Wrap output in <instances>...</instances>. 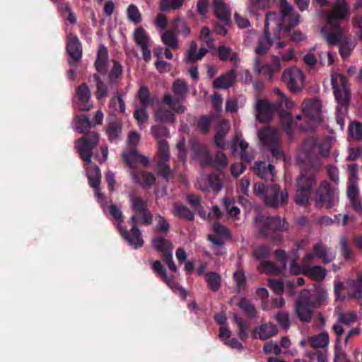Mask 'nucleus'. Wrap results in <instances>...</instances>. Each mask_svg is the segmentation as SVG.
Returning a JSON list of instances; mask_svg holds the SVG:
<instances>
[{"instance_id": "nucleus-53", "label": "nucleus", "mask_w": 362, "mask_h": 362, "mask_svg": "<svg viewBox=\"0 0 362 362\" xmlns=\"http://www.w3.org/2000/svg\"><path fill=\"white\" fill-rule=\"evenodd\" d=\"M221 129H218L215 136L216 145L222 147L223 146V139L229 129V124L226 121L221 122Z\"/></svg>"}, {"instance_id": "nucleus-42", "label": "nucleus", "mask_w": 362, "mask_h": 362, "mask_svg": "<svg viewBox=\"0 0 362 362\" xmlns=\"http://www.w3.org/2000/svg\"><path fill=\"white\" fill-rule=\"evenodd\" d=\"M154 25L159 33L166 31L168 25V19L163 13H158L154 19Z\"/></svg>"}, {"instance_id": "nucleus-43", "label": "nucleus", "mask_w": 362, "mask_h": 362, "mask_svg": "<svg viewBox=\"0 0 362 362\" xmlns=\"http://www.w3.org/2000/svg\"><path fill=\"white\" fill-rule=\"evenodd\" d=\"M132 178L136 182L140 183L141 185L146 187H151L155 181L153 175L147 173H142L141 175V177L139 175L132 173Z\"/></svg>"}, {"instance_id": "nucleus-59", "label": "nucleus", "mask_w": 362, "mask_h": 362, "mask_svg": "<svg viewBox=\"0 0 362 362\" xmlns=\"http://www.w3.org/2000/svg\"><path fill=\"white\" fill-rule=\"evenodd\" d=\"M199 39L206 44L208 49L213 47V40L209 28L204 27L201 30Z\"/></svg>"}, {"instance_id": "nucleus-4", "label": "nucleus", "mask_w": 362, "mask_h": 362, "mask_svg": "<svg viewBox=\"0 0 362 362\" xmlns=\"http://www.w3.org/2000/svg\"><path fill=\"white\" fill-rule=\"evenodd\" d=\"M173 110L175 112H182L185 107L179 102L173 100L170 94H165L162 103L158 104L154 112V117L156 122L160 123H170L174 121Z\"/></svg>"}, {"instance_id": "nucleus-27", "label": "nucleus", "mask_w": 362, "mask_h": 362, "mask_svg": "<svg viewBox=\"0 0 362 362\" xmlns=\"http://www.w3.org/2000/svg\"><path fill=\"white\" fill-rule=\"evenodd\" d=\"M276 256L278 259L281 261L284 267H286L287 264H290V272L293 274H298L301 272V269L296 266V262L298 257L296 255L288 256L283 251H277Z\"/></svg>"}, {"instance_id": "nucleus-7", "label": "nucleus", "mask_w": 362, "mask_h": 362, "mask_svg": "<svg viewBox=\"0 0 362 362\" xmlns=\"http://www.w3.org/2000/svg\"><path fill=\"white\" fill-rule=\"evenodd\" d=\"M152 216L151 214L144 210L140 213L134 214L132 217V229L130 233L127 231H122V236L128 242V243L134 248L141 247L144 242L141 237V233L139 230L136 228L137 223L143 222L146 224H149L151 221Z\"/></svg>"}, {"instance_id": "nucleus-50", "label": "nucleus", "mask_w": 362, "mask_h": 362, "mask_svg": "<svg viewBox=\"0 0 362 362\" xmlns=\"http://www.w3.org/2000/svg\"><path fill=\"white\" fill-rule=\"evenodd\" d=\"M274 93L277 96L278 106L279 107L284 106L287 109H292L295 107L294 103L289 100L279 89L274 90Z\"/></svg>"}, {"instance_id": "nucleus-47", "label": "nucleus", "mask_w": 362, "mask_h": 362, "mask_svg": "<svg viewBox=\"0 0 362 362\" xmlns=\"http://www.w3.org/2000/svg\"><path fill=\"white\" fill-rule=\"evenodd\" d=\"M173 89L175 95L177 98L184 97L188 91V87L186 83L181 80H177L173 83Z\"/></svg>"}, {"instance_id": "nucleus-8", "label": "nucleus", "mask_w": 362, "mask_h": 362, "mask_svg": "<svg viewBox=\"0 0 362 362\" xmlns=\"http://www.w3.org/2000/svg\"><path fill=\"white\" fill-rule=\"evenodd\" d=\"M332 84L339 112H346V104L349 100V91L346 85L345 77L338 72L332 74Z\"/></svg>"}, {"instance_id": "nucleus-40", "label": "nucleus", "mask_w": 362, "mask_h": 362, "mask_svg": "<svg viewBox=\"0 0 362 362\" xmlns=\"http://www.w3.org/2000/svg\"><path fill=\"white\" fill-rule=\"evenodd\" d=\"M314 251L315 255L321 258L325 263L329 262L334 257V253L320 244L315 246Z\"/></svg>"}, {"instance_id": "nucleus-32", "label": "nucleus", "mask_w": 362, "mask_h": 362, "mask_svg": "<svg viewBox=\"0 0 362 362\" xmlns=\"http://www.w3.org/2000/svg\"><path fill=\"white\" fill-rule=\"evenodd\" d=\"M107 62V52L105 47H100L98 51V57L95 62V66L99 72L106 71V64Z\"/></svg>"}, {"instance_id": "nucleus-29", "label": "nucleus", "mask_w": 362, "mask_h": 362, "mask_svg": "<svg viewBox=\"0 0 362 362\" xmlns=\"http://www.w3.org/2000/svg\"><path fill=\"white\" fill-rule=\"evenodd\" d=\"M259 138L264 144H274L279 137V134L273 129L265 128L258 134Z\"/></svg>"}, {"instance_id": "nucleus-49", "label": "nucleus", "mask_w": 362, "mask_h": 362, "mask_svg": "<svg viewBox=\"0 0 362 362\" xmlns=\"http://www.w3.org/2000/svg\"><path fill=\"white\" fill-rule=\"evenodd\" d=\"M269 4V0H251L247 4V10L250 13H255L256 11L255 7L263 9L267 8Z\"/></svg>"}, {"instance_id": "nucleus-39", "label": "nucleus", "mask_w": 362, "mask_h": 362, "mask_svg": "<svg viewBox=\"0 0 362 362\" xmlns=\"http://www.w3.org/2000/svg\"><path fill=\"white\" fill-rule=\"evenodd\" d=\"M124 158L129 165H134L138 163L145 164L147 162L146 158L139 154L136 151H133L129 154L124 153Z\"/></svg>"}, {"instance_id": "nucleus-13", "label": "nucleus", "mask_w": 362, "mask_h": 362, "mask_svg": "<svg viewBox=\"0 0 362 362\" xmlns=\"http://www.w3.org/2000/svg\"><path fill=\"white\" fill-rule=\"evenodd\" d=\"M255 224L261 233L267 230H284L288 228L285 221L278 217L264 218L259 216L255 218Z\"/></svg>"}, {"instance_id": "nucleus-24", "label": "nucleus", "mask_w": 362, "mask_h": 362, "mask_svg": "<svg viewBox=\"0 0 362 362\" xmlns=\"http://www.w3.org/2000/svg\"><path fill=\"white\" fill-rule=\"evenodd\" d=\"M208 49L201 47L197 50V44L192 42L185 54V60L188 63L194 62L202 59L206 54Z\"/></svg>"}, {"instance_id": "nucleus-2", "label": "nucleus", "mask_w": 362, "mask_h": 362, "mask_svg": "<svg viewBox=\"0 0 362 362\" xmlns=\"http://www.w3.org/2000/svg\"><path fill=\"white\" fill-rule=\"evenodd\" d=\"M98 142V136L95 132H91L87 137L78 139L76 143V148L81 158L85 162L87 176L92 187L95 189V196L99 200H102L103 195L99 192V186L101 180L100 170L97 165L91 163L92 148Z\"/></svg>"}, {"instance_id": "nucleus-17", "label": "nucleus", "mask_w": 362, "mask_h": 362, "mask_svg": "<svg viewBox=\"0 0 362 362\" xmlns=\"http://www.w3.org/2000/svg\"><path fill=\"white\" fill-rule=\"evenodd\" d=\"M276 107L271 105L266 100H259L255 105V115L257 120L260 122H269L273 115L274 110Z\"/></svg>"}, {"instance_id": "nucleus-56", "label": "nucleus", "mask_w": 362, "mask_h": 362, "mask_svg": "<svg viewBox=\"0 0 362 362\" xmlns=\"http://www.w3.org/2000/svg\"><path fill=\"white\" fill-rule=\"evenodd\" d=\"M347 194H348V197H349V199L351 200V202L353 204L354 207L356 210H361V204H356L355 202V199L358 194V187L355 184L351 183L349 185L348 190H347Z\"/></svg>"}, {"instance_id": "nucleus-19", "label": "nucleus", "mask_w": 362, "mask_h": 362, "mask_svg": "<svg viewBox=\"0 0 362 362\" xmlns=\"http://www.w3.org/2000/svg\"><path fill=\"white\" fill-rule=\"evenodd\" d=\"M214 12L221 21L228 23L230 21V11L223 0H214Z\"/></svg>"}, {"instance_id": "nucleus-31", "label": "nucleus", "mask_w": 362, "mask_h": 362, "mask_svg": "<svg viewBox=\"0 0 362 362\" xmlns=\"http://www.w3.org/2000/svg\"><path fill=\"white\" fill-rule=\"evenodd\" d=\"M185 0H160L159 10L160 11H170L180 9Z\"/></svg>"}, {"instance_id": "nucleus-44", "label": "nucleus", "mask_w": 362, "mask_h": 362, "mask_svg": "<svg viewBox=\"0 0 362 362\" xmlns=\"http://www.w3.org/2000/svg\"><path fill=\"white\" fill-rule=\"evenodd\" d=\"M206 281L207 282L209 288L212 291H217L221 285V276L218 274L207 273L205 274Z\"/></svg>"}, {"instance_id": "nucleus-34", "label": "nucleus", "mask_w": 362, "mask_h": 362, "mask_svg": "<svg viewBox=\"0 0 362 362\" xmlns=\"http://www.w3.org/2000/svg\"><path fill=\"white\" fill-rule=\"evenodd\" d=\"M302 272L316 281H321L325 276V270L319 267H304Z\"/></svg>"}, {"instance_id": "nucleus-20", "label": "nucleus", "mask_w": 362, "mask_h": 362, "mask_svg": "<svg viewBox=\"0 0 362 362\" xmlns=\"http://www.w3.org/2000/svg\"><path fill=\"white\" fill-rule=\"evenodd\" d=\"M313 306L307 300H300L296 305V312L299 319L303 322L311 320Z\"/></svg>"}, {"instance_id": "nucleus-10", "label": "nucleus", "mask_w": 362, "mask_h": 362, "mask_svg": "<svg viewBox=\"0 0 362 362\" xmlns=\"http://www.w3.org/2000/svg\"><path fill=\"white\" fill-rule=\"evenodd\" d=\"M281 78L291 91L300 90L304 86V75L298 68L292 67L286 69L283 72Z\"/></svg>"}, {"instance_id": "nucleus-37", "label": "nucleus", "mask_w": 362, "mask_h": 362, "mask_svg": "<svg viewBox=\"0 0 362 362\" xmlns=\"http://www.w3.org/2000/svg\"><path fill=\"white\" fill-rule=\"evenodd\" d=\"M134 40L139 46H144L150 44V37L146 30L142 28H136L133 33Z\"/></svg>"}, {"instance_id": "nucleus-46", "label": "nucleus", "mask_w": 362, "mask_h": 362, "mask_svg": "<svg viewBox=\"0 0 362 362\" xmlns=\"http://www.w3.org/2000/svg\"><path fill=\"white\" fill-rule=\"evenodd\" d=\"M202 182H207L209 186L206 188H202V190L211 189L215 192H218L222 187V183L217 176H211L206 179H203Z\"/></svg>"}, {"instance_id": "nucleus-9", "label": "nucleus", "mask_w": 362, "mask_h": 362, "mask_svg": "<svg viewBox=\"0 0 362 362\" xmlns=\"http://www.w3.org/2000/svg\"><path fill=\"white\" fill-rule=\"evenodd\" d=\"M338 202V192L331 189L327 182H323L317 191L316 204L326 209H332Z\"/></svg>"}, {"instance_id": "nucleus-48", "label": "nucleus", "mask_w": 362, "mask_h": 362, "mask_svg": "<svg viewBox=\"0 0 362 362\" xmlns=\"http://www.w3.org/2000/svg\"><path fill=\"white\" fill-rule=\"evenodd\" d=\"M173 214L176 216L182 217L187 220H192L193 214L185 206L175 204L173 209Z\"/></svg>"}, {"instance_id": "nucleus-61", "label": "nucleus", "mask_w": 362, "mask_h": 362, "mask_svg": "<svg viewBox=\"0 0 362 362\" xmlns=\"http://www.w3.org/2000/svg\"><path fill=\"white\" fill-rule=\"evenodd\" d=\"M349 134L356 139L362 138V126L358 122H353L349 127Z\"/></svg>"}, {"instance_id": "nucleus-28", "label": "nucleus", "mask_w": 362, "mask_h": 362, "mask_svg": "<svg viewBox=\"0 0 362 362\" xmlns=\"http://www.w3.org/2000/svg\"><path fill=\"white\" fill-rule=\"evenodd\" d=\"M345 30L341 33V39L335 44L339 43L340 45L339 52L343 58L348 57L351 52L353 50L355 44L349 40V38L344 35Z\"/></svg>"}, {"instance_id": "nucleus-62", "label": "nucleus", "mask_w": 362, "mask_h": 362, "mask_svg": "<svg viewBox=\"0 0 362 362\" xmlns=\"http://www.w3.org/2000/svg\"><path fill=\"white\" fill-rule=\"evenodd\" d=\"M233 318H234L235 322L237 323V325L238 327L239 337L243 340H245L247 337V325L243 321L239 320L236 315H234Z\"/></svg>"}, {"instance_id": "nucleus-18", "label": "nucleus", "mask_w": 362, "mask_h": 362, "mask_svg": "<svg viewBox=\"0 0 362 362\" xmlns=\"http://www.w3.org/2000/svg\"><path fill=\"white\" fill-rule=\"evenodd\" d=\"M76 98L77 105L82 111H89L92 108V105L89 103L90 91L87 85L82 84L77 88Z\"/></svg>"}, {"instance_id": "nucleus-54", "label": "nucleus", "mask_w": 362, "mask_h": 362, "mask_svg": "<svg viewBox=\"0 0 362 362\" xmlns=\"http://www.w3.org/2000/svg\"><path fill=\"white\" fill-rule=\"evenodd\" d=\"M194 158L198 160L202 165H207L211 161L208 151L202 146L199 147L195 152Z\"/></svg>"}, {"instance_id": "nucleus-21", "label": "nucleus", "mask_w": 362, "mask_h": 362, "mask_svg": "<svg viewBox=\"0 0 362 362\" xmlns=\"http://www.w3.org/2000/svg\"><path fill=\"white\" fill-rule=\"evenodd\" d=\"M277 328L272 323H267L256 327L252 333V336L255 339L265 340L270 337L276 334Z\"/></svg>"}, {"instance_id": "nucleus-58", "label": "nucleus", "mask_w": 362, "mask_h": 362, "mask_svg": "<svg viewBox=\"0 0 362 362\" xmlns=\"http://www.w3.org/2000/svg\"><path fill=\"white\" fill-rule=\"evenodd\" d=\"M138 97L141 101V105L144 107H146L151 102L149 96L148 90L146 87H141L138 93Z\"/></svg>"}, {"instance_id": "nucleus-45", "label": "nucleus", "mask_w": 362, "mask_h": 362, "mask_svg": "<svg viewBox=\"0 0 362 362\" xmlns=\"http://www.w3.org/2000/svg\"><path fill=\"white\" fill-rule=\"evenodd\" d=\"M134 117L139 127L142 128L148 120V115L146 112V107L141 106L140 108L135 110L134 112Z\"/></svg>"}, {"instance_id": "nucleus-25", "label": "nucleus", "mask_w": 362, "mask_h": 362, "mask_svg": "<svg viewBox=\"0 0 362 362\" xmlns=\"http://www.w3.org/2000/svg\"><path fill=\"white\" fill-rule=\"evenodd\" d=\"M67 51L74 61H78L81 57V47L76 36L69 35Z\"/></svg>"}, {"instance_id": "nucleus-30", "label": "nucleus", "mask_w": 362, "mask_h": 362, "mask_svg": "<svg viewBox=\"0 0 362 362\" xmlns=\"http://www.w3.org/2000/svg\"><path fill=\"white\" fill-rule=\"evenodd\" d=\"M273 170L274 166L272 165H268L267 167L266 164L263 162L256 163L254 167L256 174L263 179L272 177L273 176Z\"/></svg>"}, {"instance_id": "nucleus-15", "label": "nucleus", "mask_w": 362, "mask_h": 362, "mask_svg": "<svg viewBox=\"0 0 362 362\" xmlns=\"http://www.w3.org/2000/svg\"><path fill=\"white\" fill-rule=\"evenodd\" d=\"M303 112L305 118L310 122V125L315 126L321 122V103L315 100L304 103Z\"/></svg>"}, {"instance_id": "nucleus-5", "label": "nucleus", "mask_w": 362, "mask_h": 362, "mask_svg": "<svg viewBox=\"0 0 362 362\" xmlns=\"http://www.w3.org/2000/svg\"><path fill=\"white\" fill-rule=\"evenodd\" d=\"M255 194L264 199L269 206H278L287 202V193L280 191L276 187H265L262 184H256L254 187Z\"/></svg>"}, {"instance_id": "nucleus-26", "label": "nucleus", "mask_w": 362, "mask_h": 362, "mask_svg": "<svg viewBox=\"0 0 362 362\" xmlns=\"http://www.w3.org/2000/svg\"><path fill=\"white\" fill-rule=\"evenodd\" d=\"M238 146L240 151V153L241 158L247 162H250L254 156L252 154L247 153V149L248 148V144L239 135H236L234 141L232 144L231 147L233 151H238Z\"/></svg>"}, {"instance_id": "nucleus-6", "label": "nucleus", "mask_w": 362, "mask_h": 362, "mask_svg": "<svg viewBox=\"0 0 362 362\" xmlns=\"http://www.w3.org/2000/svg\"><path fill=\"white\" fill-rule=\"evenodd\" d=\"M153 136L158 140V157L160 162L158 164L159 171L160 175L165 177L168 178L170 175V170L165 163L168 160V144L162 138L168 135V130L164 127H152L151 128Z\"/></svg>"}, {"instance_id": "nucleus-51", "label": "nucleus", "mask_w": 362, "mask_h": 362, "mask_svg": "<svg viewBox=\"0 0 362 362\" xmlns=\"http://www.w3.org/2000/svg\"><path fill=\"white\" fill-rule=\"evenodd\" d=\"M260 270L269 275H276L281 272V269L276 267L269 262H262L260 264Z\"/></svg>"}, {"instance_id": "nucleus-52", "label": "nucleus", "mask_w": 362, "mask_h": 362, "mask_svg": "<svg viewBox=\"0 0 362 362\" xmlns=\"http://www.w3.org/2000/svg\"><path fill=\"white\" fill-rule=\"evenodd\" d=\"M76 130L83 132L85 130L90 127L89 119L85 116L77 117L74 119Z\"/></svg>"}, {"instance_id": "nucleus-22", "label": "nucleus", "mask_w": 362, "mask_h": 362, "mask_svg": "<svg viewBox=\"0 0 362 362\" xmlns=\"http://www.w3.org/2000/svg\"><path fill=\"white\" fill-rule=\"evenodd\" d=\"M214 235H209V240L213 243L214 249H218L222 243L224 238L229 236L226 228L219 224L214 225Z\"/></svg>"}, {"instance_id": "nucleus-64", "label": "nucleus", "mask_w": 362, "mask_h": 362, "mask_svg": "<svg viewBox=\"0 0 362 362\" xmlns=\"http://www.w3.org/2000/svg\"><path fill=\"white\" fill-rule=\"evenodd\" d=\"M225 206L229 216L234 218H237V216L240 214V209L237 206H234L233 203L230 201H226Z\"/></svg>"}, {"instance_id": "nucleus-36", "label": "nucleus", "mask_w": 362, "mask_h": 362, "mask_svg": "<svg viewBox=\"0 0 362 362\" xmlns=\"http://www.w3.org/2000/svg\"><path fill=\"white\" fill-rule=\"evenodd\" d=\"M160 34L163 43L167 47L172 49H176L178 47L179 43L177 38L172 30L165 31Z\"/></svg>"}, {"instance_id": "nucleus-55", "label": "nucleus", "mask_w": 362, "mask_h": 362, "mask_svg": "<svg viewBox=\"0 0 362 362\" xmlns=\"http://www.w3.org/2000/svg\"><path fill=\"white\" fill-rule=\"evenodd\" d=\"M128 18L135 23H139L141 21L142 17L139 8L134 5H130L127 8Z\"/></svg>"}, {"instance_id": "nucleus-3", "label": "nucleus", "mask_w": 362, "mask_h": 362, "mask_svg": "<svg viewBox=\"0 0 362 362\" xmlns=\"http://www.w3.org/2000/svg\"><path fill=\"white\" fill-rule=\"evenodd\" d=\"M349 16V9L344 1L337 2L327 18V24L321 28V34L329 45H335L341 37V33L345 30L340 26V21L346 19Z\"/></svg>"}, {"instance_id": "nucleus-11", "label": "nucleus", "mask_w": 362, "mask_h": 362, "mask_svg": "<svg viewBox=\"0 0 362 362\" xmlns=\"http://www.w3.org/2000/svg\"><path fill=\"white\" fill-rule=\"evenodd\" d=\"M152 245L155 250L161 253L163 260L169 269L176 272L177 267L173 260V247L172 244L163 238H156L153 239Z\"/></svg>"}, {"instance_id": "nucleus-35", "label": "nucleus", "mask_w": 362, "mask_h": 362, "mask_svg": "<svg viewBox=\"0 0 362 362\" xmlns=\"http://www.w3.org/2000/svg\"><path fill=\"white\" fill-rule=\"evenodd\" d=\"M234 80V74L228 73L216 78L214 81V86L216 88H228L233 84Z\"/></svg>"}, {"instance_id": "nucleus-63", "label": "nucleus", "mask_w": 362, "mask_h": 362, "mask_svg": "<svg viewBox=\"0 0 362 362\" xmlns=\"http://www.w3.org/2000/svg\"><path fill=\"white\" fill-rule=\"evenodd\" d=\"M95 80L97 83L96 97L98 99L105 98L107 95V90L105 86L102 83L98 76H95Z\"/></svg>"}, {"instance_id": "nucleus-57", "label": "nucleus", "mask_w": 362, "mask_h": 362, "mask_svg": "<svg viewBox=\"0 0 362 362\" xmlns=\"http://www.w3.org/2000/svg\"><path fill=\"white\" fill-rule=\"evenodd\" d=\"M131 204L132 209L135 214H139L146 210V202L141 198L136 197H132L131 198Z\"/></svg>"}, {"instance_id": "nucleus-33", "label": "nucleus", "mask_w": 362, "mask_h": 362, "mask_svg": "<svg viewBox=\"0 0 362 362\" xmlns=\"http://www.w3.org/2000/svg\"><path fill=\"white\" fill-rule=\"evenodd\" d=\"M308 340L313 348L326 347L329 342V336L327 332H322L318 335L311 337Z\"/></svg>"}, {"instance_id": "nucleus-60", "label": "nucleus", "mask_w": 362, "mask_h": 362, "mask_svg": "<svg viewBox=\"0 0 362 362\" xmlns=\"http://www.w3.org/2000/svg\"><path fill=\"white\" fill-rule=\"evenodd\" d=\"M110 214L113 217V218L116 221L117 225L119 227V230L121 231V233L122 234V231H124V230L122 228V227L120 226L121 222L122 221V217H123L121 210L119 208H117L116 206L112 205L110 207Z\"/></svg>"}, {"instance_id": "nucleus-38", "label": "nucleus", "mask_w": 362, "mask_h": 362, "mask_svg": "<svg viewBox=\"0 0 362 362\" xmlns=\"http://www.w3.org/2000/svg\"><path fill=\"white\" fill-rule=\"evenodd\" d=\"M218 57L222 61L233 60L237 61L238 59V55L235 52H233L230 47L221 45L218 48Z\"/></svg>"}, {"instance_id": "nucleus-16", "label": "nucleus", "mask_w": 362, "mask_h": 362, "mask_svg": "<svg viewBox=\"0 0 362 362\" xmlns=\"http://www.w3.org/2000/svg\"><path fill=\"white\" fill-rule=\"evenodd\" d=\"M281 69V66L276 57V62L273 65L268 64H262L261 61L257 58L255 61L254 71L260 76L267 79H271L274 73L279 72Z\"/></svg>"}, {"instance_id": "nucleus-41", "label": "nucleus", "mask_w": 362, "mask_h": 362, "mask_svg": "<svg viewBox=\"0 0 362 362\" xmlns=\"http://www.w3.org/2000/svg\"><path fill=\"white\" fill-rule=\"evenodd\" d=\"M152 268L156 273L158 274L163 278L164 281L170 287L172 288L176 287V284L173 281V279L168 278L166 272L159 261H155L152 264Z\"/></svg>"}, {"instance_id": "nucleus-23", "label": "nucleus", "mask_w": 362, "mask_h": 362, "mask_svg": "<svg viewBox=\"0 0 362 362\" xmlns=\"http://www.w3.org/2000/svg\"><path fill=\"white\" fill-rule=\"evenodd\" d=\"M171 30L175 35L187 37L191 34V29L187 23L181 18H174L171 21Z\"/></svg>"}, {"instance_id": "nucleus-1", "label": "nucleus", "mask_w": 362, "mask_h": 362, "mask_svg": "<svg viewBox=\"0 0 362 362\" xmlns=\"http://www.w3.org/2000/svg\"><path fill=\"white\" fill-rule=\"evenodd\" d=\"M282 8L281 14L270 12L267 14L265 19V37H262L257 47L255 53L257 55L265 54L269 49L271 42L269 38L274 35L276 37H285L289 30L296 26L299 23L300 16L293 11L291 6L286 0H280Z\"/></svg>"}, {"instance_id": "nucleus-14", "label": "nucleus", "mask_w": 362, "mask_h": 362, "mask_svg": "<svg viewBox=\"0 0 362 362\" xmlns=\"http://www.w3.org/2000/svg\"><path fill=\"white\" fill-rule=\"evenodd\" d=\"M337 298L338 299H344L345 297L342 296V293L347 292L350 297L359 299L362 298V275L360 278L351 283H349L346 286H344L341 283H337L334 286Z\"/></svg>"}, {"instance_id": "nucleus-12", "label": "nucleus", "mask_w": 362, "mask_h": 362, "mask_svg": "<svg viewBox=\"0 0 362 362\" xmlns=\"http://www.w3.org/2000/svg\"><path fill=\"white\" fill-rule=\"evenodd\" d=\"M313 177L301 176L298 180V189L295 197L296 204L306 205L308 203L310 190L315 185Z\"/></svg>"}]
</instances>
